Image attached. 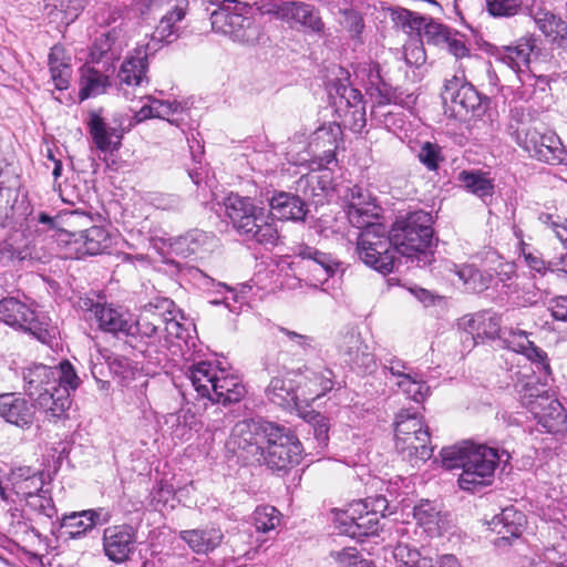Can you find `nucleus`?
I'll return each instance as SVG.
<instances>
[{
  "label": "nucleus",
  "mask_w": 567,
  "mask_h": 567,
  "mask_svg": "<svg viewBox=\"0 0 567 567\" xmlns=\"http://www.w3.org/2000/svg\"><path fill=\"white\" fill-rule=\"evenodd\" d=\"M380 207L368 190L354 186L350 190L347 215L351 225L361 229L357 251L359 258L373 269L389 274L395 264L393 234L380 221Z\"/></svg>",
  "instance_id": "nucleus-1"
},
{
  "label": "nucleus",
  "mask_w": 567,
  "mask_h": 567,
  "mask_svg": "<svg viewBox=\"0 0 567 567\" xmlns=\"http://www.w3.org/2000/svg\"><path fill=\"white\" fill-rule=\"evenodd\" d=\"M23 379L29 396L52 417H60L69 409L70 390L80 383L69 361L55 367L33 364L23 371Z\"/></svg>",
  "instance_id": "nucleus-2"
},
{
  "label": "nucleus",
  "mask_w": 567,
  "mask_h": 567,
  "mask_svg": "<svg viewBox=\"0 0 567 567\" xmlns=\"http://www.w3.org/2000/svg\"><path fill=\"white\" fill-rule=\"evenodd\" d=\"M157 48L148 42L144 48H137L134 54L127 56L117 73L120 90L127 100L140 97L144 104L135 113L136 122L148 118H162L172 124H177L178 118L174 117L183 112L182 104L173 101H161L153 96L140 95L143 83H147L146 72L148 68L147 55L155 52Z\"/></svg>",
  "instance_id": "nucleus-3"
},
{
  "label": "nucleus",
  "mask_w": 567,
  "mask_h": 567,
  "mask_svg": "<svg viewBox=\"0 0 567 567\" xmlns=\"http://www.w3.org/2000/svg\"><path fill=\"white\" fill-rule=\"evenodd\" d=\"M441 456L445 468L462 470L457 480L458 486L472 493L492 484L499 461L496 450L471 442L444 447Z\"/></svg>",
  "instance_id": "nucleus-4"
},
{
  "label": "nucleus",
  "mask_w": 567,
  "mask_h": 567,
  "mask_svg": "<svg viewBox=\"0 0 567 567\" xmlns=\"http://www.w3.org/2000/svg\"><path fill=\"white\" fill-rule=\"evenodd\" d=\"M225 210L235 230L261 245H275L279 234L271 214L255 204L250 197L230 194L224 202Z\"/></svg>",
  "instance_id": "nucleus-5"
},
{
  "label": "nucleus",
  "mask_w": 567,
  "mask_h": 567,
  "mask_svg": "<svg viewBox=\"0 0 567 567\" xmlns=\"http://www.w3.org/2000/svg\"><path fill=\"white\" fill-rule=\"evenodd\" d=\"M60 219L66 228L55 230L53 236L59 245L65 247V257L80 259L87 255L104 254L111 248L112 238L105 228L93 226L85 230H78L90 221L86 214L78 210L63 212Z\"/></svg>",
  "instance_id": "nucleus-6"
},
{
  "label": "nucleus",
  "mask_w": 567,
  "mask_h": 567,
  "mask_svg": "<svg viewBox=\"0 0 567 567\" xmlns=\"http://www.w3.org/2000/svg\"><path fill=\"white\" fill-rule=\"evenodd\" d=\"M394 249L403 257L416 260L417 265L430 262L429 247L433 229L432 215L424 210L410 213L395 221L392 228Z\"/></svg>",
  "instance_id": "nucleus-7"
},
{
  "label": "nucleus",
  "mask_w": 567,
  "mask_h": 567,
  "mask_svg": "<svg viewBox=\"0 0 567 567\" xmlns=\"http://www.w3.org/2000/svg\"><path fill=\"white\" fill-rule=\"evenodd\" d=\"M218 8L210 14L212 28L215 32L235 41L252 43L258 38V28L248 16L249 0H216Z\"/></svg>",
  "instance_id": "nucleus-8"
},
{
  "label": "nucleus",
  "mask_w": 567,
  "mask_h": 567,
  "mask_svg": "<svg viewBox=\"0 0 567 567\" xmlns=\"http://www.w3.org/2000/svg\"><path fill=\"white\" fill-rule=\"evenodd\" d=\"M395 449L410 461L431 458L430 433L423 419L415 413L401 411L395 420Z\"/></svg>",
  "instance_id": "nucleus-9"
},
{
  "label": "nucleus",
  "mask_w": 567,
  "mask_h": 567,
  "mask_svg": "<svg viewBox=\"0 0 567 567\" xmlns=\"http://www.w3.org/2000/svg\"><path fill=\"white\" fill-rule=\"evenodd\" d=\"M302 452L300 441L289 429L275 423L268 426V437L261 456L268 467L284 471L298 465Z\"/></svg>",
  "instance_id": "nucleus-10"
},
{
  "label": "nucleus",
  "mask_w": 567,
  "mask_h": 567,
  "mask_svg": "<svg viewBox=\"0 0 567 567\" xmlns=\"http://www.w3.org/2000/svg\"><path fill=\"white\" fill-rule=\"evenodd\" d=\"M522 404L528 409L538 424L548 433L559 432L566 422L563 405L547 394L543 386L526 383L519 390Z\"/></svg>",
  "instance_id": "nucleus-11"
},
{
  "label": "nucleus",
  "mask_w": 567,
  "mask_h": 567,
  "mask_svg": "<svg viewBox=\"0 0 567 567\" xmlns=\"http://www.w3.org/2000/svg\"><path fill=\"white\" fill-rule=\"evenodd\" d=\"M271 422L243 420L235 424L227 447L246 462H260Z\"/></svg>",
  "instance_id": "nucleus-12"
},
{
  "label": "nucleus",
  "mask_w": 567,
  "mask_h": 567,
  "mask_svg": "<svg viewBox=\"0 0 567 567\" xmlns=\"http://www.w3.org/2000/svg\"><path fill=\"white\" fill-rule=\"evenodd\" d=\"M516 141L532 157L555 165L567 161L559 137L553 133H540L534 127H525L516 133Z\"/></svg>",
  "instance_id": "nucleus-13"
},
{
  "label": "nucleus",
  "mask_w": 567,
  "mask_h": 567,
  "mask_svg": "<svg viewBox=\"0 0 567 567\" xmlns=\"http://www.w3.org/2000/svg\"><path fill=\"white\" fill-rule=\"evenodd\" d=\"M337 528L352 538L377 534L380 516L369 512L367 501L352 503L346 511L336 515Z\"/></svg>",
  "instance_id": "nucleus-14"
},
{
  "label": "nucleus",
  "mask_w": 567,
  "mask_h": 567,
  "mask_svg": "<svg viewBox=\"0 0 567 567\" xmlns=\"http://www.w3.org/2000/svg\"><path fill=\"white\" fill-rule=\"evenodd\" d=\"M187 6V0H151L150 9L152 11L165 10L152 34L151 45L156 47L162 42L171 43L177 39L181 29L179 23L185 18Z\"/></svg>",
  "instance_id": "nucleus-15"
},
{
  "label": "nucleus",
  "mask_w": 567,
  "mask_h": 567,
  "mask_svg": "<svg viewBox=\"0 0 567 567\" xmlns=\"http://www.w3.org/2000/svg\"><path fill=\"white\" fill-rule=\"evenodd\" d=\"M136 543L137 532L128 524L112 525L103 530V553L114 564L128 561L136 550Z\"/></svg>",
  "instance_id": "nucleus-16"
},
{
  "label": "nucleus",
  "mask_w": 567,
  "mask_h": 567,
  "mask_svg": "<svg viewBox=\"0 0 567 567\" xmlns=\"http://www.w3.org/2000/svg\"><path fill=\"white\" fill-rule=\"evenodd\" d=\"M464 78L453 75L446 79L442 91V99L445 104L451 103L455 116L464 117L468 113L476 112L482 104V99L476 89L466 82Z\"/></svg>",
  "instance_id": "nucleus-17"
},
{
  "label": "nucleus",
  "mask_w": 567,
  "mask_h": 567,
  "mask_svg": "<svg viewBox=\"0 0 567 567\" xmlns=\"http://www.w3.org/2000/svg\"><path fill=\"white\" fill-rule=\"evenodd\" d=\"M10 481L17 496L27 501L34 498L37 501L34 505H39L48 517H52L54 508L51 501L40 495L44 485L42 473L31 467H19L11 472Z\"/></svg>",
  "instance_id": "nucleus-18"
},
{
  "label": "nucleus",
  "mask_w": 567,
  "mask_h": 567,
  "mask_svg": "<svg viewBox=\"0 0 567 567\" xmlns=\"http://www.w3.org/2000/svg\"><path fill=\"white\" fill-rule=\"evenodd\" d=\"M276 19H279L291 28L303 27L315 32L323 29V22L319 12L313 6L302 1H286L270 11Z\"/></svg>",
  "instance_id": "nucleus-19"
},
{
  "label": "nucleus",
  "mask_w": 567,
  "mask_h": 567,
  "mask_svg": "<svg viewBox=\"0 0 567 567\" xmlns=\"http://www.w3.org/2000/svg\"><path fill=\"white\" fill-rule=\"evenodd\" d=\"M297 255L302 260L308 261L309 280L315 287L324 284L330 277H333L340 267V262L330 254L308 245L300 246Z\"/></svg>",
  "instance_id": "nucleus-20"
},
{
  "label": "nucleus",
  "mask_w": 567,
  "mask_h": 567,
  "mask_svg": "<svg viewBox=\"0 0 567 567\" xmlns=\"http://www.w3.org/2000/svg\"><path fill=\"white\" fill-rule=\"evenodd\" d=\"M529 334L520 329H511L508 336L504 338V342L508 349L523 354L536 364L539 371L549 373L550 368L546 352L529 340Z\"/></svg>",
  "instance_id": "nucleus-21"
},
{
  "label": "nucleus",
  "mask_w": 567,
  "mask_h": 567,
  "mask_svg": "<svg viewBox=\"0 0 567 567\" xmlns=\"http://www.w3.org/2000/svg\"><path fill=\"white\" fill-rule=\"evenodd\" d=\"M346 361L360 372L368 373L375 369L374 355L358 333L350 332L343 337L340 346Z\"/></svg>",
  "instance_id": "nucleus-22"
},
{
  "label": "nucleus",
  "mask_w": 567,
  "mask_h": 567,
  "mask_svg": "<svg viewBox=\"0 0 567 567\" xmlns=\"http://www.w3.org/2000/svg\"><path fill=\"white\" fill-rule=\"evenodd\" d=\"M165 321V315L156 305L148 303L143 307L135 320L131 318L130 333L127 336L152 339L153 341L162 337V326Z\"/></svg>",
  "instance_id": "nucleus-23"
},
{
  "label": "nucleus",
  "mask_w": 567,
  "mask_h": 567,
  "mask_svg": "<svg viewBox=\"0 0 567 567\" xmlns=\"http://www.w3.org/2000/svg\"><path fill=\"white\" fill-rule=\"evenodd\" d=\"M90 311L101 330L113 334L127 336L130 333L131 315L127 311L112 305L101 303L92 305Z\"/></svg>",
  "instance_id": "nucleus-24"
},
{
  "label": "nucleus",
  "mask_w": 567,
  "mask_h": 567,
  "mask_svg": "<svg viewBox=\"0 0 567 567\" xmlns=\"http://www.w3.org/2000/svg\"><path fill=\"white\" fill-rule=\"evenodd\" d=\"M534 50L535 39L532 37L522 38L516 44L504 47L499 52V60L516 74L534 72L530 68V56Z\"/></svg>",
  "instance_id": "nucleus-25"
},
{
  "label": "nucleus",
  "mask_w": 567,
  "mask_h": 567,
  "mask_svg": "<svg viewBox=\"0 0 567 567\" xmlns=\"http://www.w3.org/2000/svg\"><path fill=\"white\" fill-rule=\"evenodd\" d=\"M303 382L298 386L302 402L315 401L331 391L334 386L332 370L322 368L319 370H306Z\"/></svg>",
  "instance_id": "nucleus-26"
},
{
  "label": "nucleus",
  "mask_w": 567,
  "mask_h": 567,
  "mask_svg": "<svg viewBox=\"0 0 567 567\" xmlns=\"http://www.w3.org/2000/svg\"><path fill=\"white\" fill-rule=\"evenodd\" d=\"M0 417L20 427L28 426L33 420L32 405L19 394L1 393Z\"/></svg>",
  "instance_id": "nucleus-27"
},
{
  "label": "nucleus",
  "mask_w": 567,
  "mask_h": 567,
  "mask_svg": "<svg viewBox=\"0 0 567 567\" xmlns=\"http://www.w3.org/2000/svg\"><path fill=\"white\" fill-rule=\"evenodd\" d=\"M179 537L194 553L208 555L223 543L224 534L219 527L206 526L204 528L182 530Z\"/></svg>",
  "instance_id": "nucleus-28"
},
{
  "label": "nucleus",
  "mask_w": 567,
  "mask_h": 567,
  "mask_svg": "<svg viewBox=\"0 0 567 567\" xmlns=\"http://www.w3.org/2000/svg\"><path fill=\"white\" fill-rule=\"evenodd\" d=\"M89 132L97 150L113 152L121 145L123 133L117 127L107 125L96 113L90 114Z\"/></svg>",
  "instance_id": "nucleus-29"
},
{
  "label": "nucleus",
  "mask_w": 567,
  "mask_h": 567,
  "mask_svg": "<svg viewBox=\"0 0 567 567\" xmlns=\"http://www.w3.org/2000/svg\"><path fill=\"white\" fill-rule=\"evenodd\" d=\"M271 217L285 220H302L307 214L306 204L297 195L280 192L269 199Z\"/></svg>",
  "instance_id": "nucleus-30"
},
{
  "label": "nucleus",
  "mask_w": 567,
  "mask_h": 567,
  "mask_svg": "<svg viewBox=\"0 0 567 567\" xmlns=\"http://www.w3.org/2000/svg\"><path fill=\"white\" fill-rule=\"evenodd\" d=\"M530 14L539 30L553 42L560 47L567 45V22L555 16L553 12L544 9L530 8Z\"/></svg>",
  "instance_id": "nucleus-31"
},
{
  "label": "nucleus",
  "mask_w": 567,
  "mask_h": 567,
  "mask_svg": "<svg viewBox=\"0 0 567 567\" xmlns=\"http://www.w3.org/2000/svg\"><path fill=\"white\" fill-rule=\"evenodd\" d=\"M218 374L219 369L207 361L193 364L187 372L188 379L198 395L208 400L212 399L213 393H216Z\"/></svg>",
  "instance_id": "nucleus-32"
},
{
  "label": "nucleus",
  "mask_w": 567,
  "mask_h": 567,
  "mask_svg": "<svg viewBox=\"0 0 567 567\" xmlns=\"http://www.w3.org/2000/svg\"><path fill=\"white\" fill-rule=\"evenodd\" d=\"M266 395L272 403L285 409L299 411L301 408L300 392L297 393L291 381L282 377H274L270 380Z\"/></svg>",
  "instance_id": "nucleus-33"
},
{
  "label": "nucleus",
  "mask_w": 567,
  "mask_h": 567,
  "mask_svg": "<svg viewBox=\"0 0 567 567\" xmlns=\"http://www.w3.org/2000/svg\"><path fill=\"white\" fill-rule=\"evenodd\" d=\"M215 244V238L203 230H192L177 237L172 243L173 251L183 258L208 251Z\"/></svg>",
  "instance_id": "nucleus-34"
},
{
  "label": "nucleus",
  "mask_w": 567,
  "mask_h": 567,
  "mask_svg": "<svg viewBox=\"0 0 567 567\" xmlns=\"http://www.w3.org/2000/svg\"><path fill=\"white\" fill-rule=\"evenodd\" d=\"M461 324L475 340L483 338L494 339L501 331V318L497 315L487 312L464 317Z\"/></svg>",
  "instance_id": "nucleus-35"
},
{
  "label": "nucleus",
  "mask_w": 567,
  "mask_h": 567,
  "mask_svg": "<svg viewBox=\"0 0 567 567\" xmlns=\"http://www.w3.org/2000/svg\"><path fill=\"white\" fill-rule=\"evenodd\" d=\"M414 518L430 536L441 535L447 523L441 509L429 501H422L414 507Z\"/></svg>",
  "instance_id": "nucleus-36"
},
{
  "label": "nucleus",
  "mask_w": 567,
  "mask_h": 567,
  "mask_svg": "<svg viewBox=\"0 0 567 567\" xmlns=\"http://www.w3.org/2000/svg\"><path fill=\"white\" fill-rule=\"evenodd\" d=\"M246 393L241 381L235 377L227 374L219 369L216 380V393H213L210 401L216 403H236L239 402Z\"/></svg>",
  "instance_id": "nucleus-37"
},
{
  "label": "nucleus",
  "mask_w": 567,
  "mask_h": 567,
  "mask_svg": "<svg viewBox=\"0 0 567 567\" xmlns=\"http://www.w3.org/2000/svg\"><path fill=\"white\" fill-rule=\"evenodd\" d=\"M49 70L55 89L60 91L66 90L70 84L72 69L70 58L66 56L65 50L62 47L55 45L51 49Z\"/></svg>",
  "instance_id": "nucleus-38"
},
{
  "label": "nucleus",
  "mask_w": 567,
  "mask_h": 567,
  "mask_svg": "<svg viewBox=\"0 0 567 567\" xmlns=\"http://www.w3.org/2000/svg\"><path fill=\"white\" fill-rule=\"evenodd\" d=\"M110 86L109 76L91 66L81 69L79 97L81 101L104 93Z\"/></svg>",
  "instance_id": "nucleus-39"
},
{
  "label": "nucleus",
  "mask_w": 567,
  "mask_h": 567,
  "mask_svg": "<svg viewBox=\"0 0 567 567\" xmlns=\"http://www.w3.org/2000/svg\"><path fill=\"white\" fill-rule=\"evenodd\" d=\"M524 518L523 513L507 507L492 519V529L502 534V538L517 537L522 532Z\"/></svg>",
  "instance_id": "nucleus-40"
},
{
  "label": "nucleus",
  "mask_w": 567,
  "mask_h": 567,
  "mask_svg": "<svg viewBox=\"0 0 567 567\" xmlns=\"http://www.w3.org/2000/svg\"><path fill=\"white\" fill-rule=\"evenodd\" d=\"M29 317H32V310L16 298H4L0 301V320L6 324L20 329Z\"/></svg>",
  "instance_id": "nucleus-41"
},
{
  "label": "nucleus",
  "mask_w": 567,
  "mask_h": 567,
  "mask_svg": "<svg viewBox=\"0 0 567 567\" xmlns=\"http://www.w3.org/2000/svg\"><path fill=\"white\" fill-rule=\"evenodd\" d=\"M460 181L463 182L464 187L478 197L492 196L494 192V184L486 174L481 172H462Z\"/></svg>",
  "instance_id": "nucleus-42"
},
{
  "label": "nucleus",
  "mask_w": 567,
  "mask_h": 567,
  "mask_svg": "<svg viewBox=\"0 0 567 567\" xmlns=\"http://www.w3.org/2000/svg\"><path fill=\"white\" fill-rule=\"evenodd\" d=\"M394 384L411 400L423 402L430 394V386L416 372L404 379L396 380Z\"/></svg>",
  "instance_id": "nucleus-43"
},
{
  "label": "nucleus",
  "mask_w": 567,
  "mask_h": 567,
  "mask_svg": "<svg viewBox=\"0 0 567 567\" xmlns=\"http://www.w3.org/2000/svg\"><path fill=\"white\" fill-rule=\"evenodd\" d=\"M281 522L280 512L270 505L256 507L251 515V523L259 533H267L279 526Z\"/></svg>",
  "instance_id": "nucleus-44"
},
{
  "label": "nucleus",
  "mask_w": 567,
  "mask_h": 567,
  "mask_svg": "<svg viewBox=\"0 0 567 567\" xmlns=\"http://www.w3.org/2000/svg\"><path fill=\"white\" fill-rule=\"evenodd\" d=\"M165 424L173 429V434L183 439L196 426L197 419L190 409H186L168 414L165 419Z\"/></svg>",
  "instance_id": "nucleus-45"
},
{
  "label": "nucleus",
  "mask_w": 567,
  "mask_h": 567,
  "mask_svg": "<svg viewBox=\"0 0 567 567\" xmlns=\"http://www.w3.org/2000/svg\"><path fill=\"white\" fill-rule=\"evenodd\" d=\"M329 558L333 567H372L371 563L363 559L357 548L353 547L332 550Z\"/></svg>",
  "instance_id": "nucleus-46"
},
{
  "label": "nucleus",
  "mask_w": 567,
  "mask_h": 567,
  "mask_svg": "<svg viewBox=\"0 0 567 567\" xmlns=\"http://www.w3.org/2000/svg\"><path fill=\"white\" fill-rule=\"evenodd\" d=\"M467 290L480 292L487 288L488 278L472 265H464L456 270Z\"/></svg>",
  "instance_id": "nucleus-47"
},
{
  "label": "nucleus",
  "mask_w": 567,
  "mask_h": 567,
  "mask_svg": "<svg viewBox=\"0 0 567 567\" xmlns=\"http://www.w3.org/2000/svg\"><path fill=\"white\" fill-rule=\"evenodd\" d=\"M332 90L333 92L331 91L330 94L336 99L334 103L338 104L339 107L343 105L348 107L364 104L361 92L349 84L338 82L333 84Z\"/></svg>",
  "instance_id": "nucleus-48"
},
{
  "label": "nucleus",
  "mask_w": 567,
  "mask_h": 567,
  "mask_svg": "<svg viewBox=\"0 0 567 567\" xmlns=\"http://www.w3.org/2000/svg\"><path fill=\"white\" fill-rule=\"evenodd\" d=\"M20 329L29 331L43 343L48 342L55 333V327L50 323L49 319L45 317L40 319L34 316L33 311L32 317L27 318L25 324H22Z\"/></svg>",
  "instance_id": "nucleus-49"
},
{
  "label": "nucleus",
  "mask_w": 567,
  "mask_h": 567,
  "mask_svg": "<svg viewBox=\"0 0 567 567\" xmlns=\"http://www.w3.org/2000/svg\"><path fill=\"white\" fill-rule=\"evenodd\" d=\"M434 28L437 30L439 40H442L451 54H453L456 59L470 56V50L461 35L451 33L449 30L441 25Z\"/></svg>",
  "instance_id": "nucleus-50"
},
{
  "label": "nucleus",
  "mask_w": 567,
  "mask_h": 567,
  "mask_svg": "<svg viewBox=\"0 0 567 567\" xmlns=\"http://www.w3.org/2000/svg\"><path fill=\"white\" fill-rule=\"evenodd\" d=\"M395 533L401 538L398 540V544L393 548V557L398 561H401L404 566L410 567L412 563L417 559L420 553L411 544L403 539L408 533V528L405 526H399Z\"/></svg>",
  "instance_id": "nucleus-51"
},
{
  "label": "nucleus",
  "mask_w": 567,
  "mask_h": 567,
  "mask_svg": "<svg viewBox=\"0 0 567 567\" xmlns=\"http://www.w3.org/2000/svg\"><path fill=\"white\" fill-rule=\"evenodd\" d=\"M109 368L111 372L118 377L123 384H127L131 380L134 379L135 374L138 372V369L133 364V362L121 355H112L109 358Z\"/></svg>",
  "instance_id": "nucleus-52"
},
{
  "label": "nucleus",
  "mask_w": 567,
  "mask_h": 567,
  "mask_svg": "<svg viewBox=\"0 0 567 567\" xmlns=\"http://www.w3.org/2000/svg\"><path fill=\"white\" fill-rule=\"evenodd\" d=\"M342 122L343 125L352 132H361L367 122L364 104L346 107L342 115Z\"/></svg>",
  "instance_id": "nucleus-53"
},
{
  "label": "nucleus",
  "mask_w": 567,
  "mask_h": 567,
  "mask_svg": "<svg viewBox=\"0 0 567 567\" xmlns=\"http://www.w3.org/2000/svg\"><path fill=\"white\" fill-rule=\"evenodd\" d=\"M488 12L494 17H512L519 12L523 0H486Z\"/></svg>",
  "instance_id": "nucleus-54"
},
{
  "label": "nucleus",
  "mask_w": 567,
  "mask_h": 567,
  "mask_svg": "<svg viewBox=\"0 0 567 567\" xmlns=\"http://www.w3.org/2000/svg\"><path fill=\"white\" fill-rule=\"evenodd\" d=\"M539 221L546 225L555 235V237L567 248V219L559 216L543 213L538 217Z\"/></svg>",
  "instance_id": "nucleus-55"
},
{
  "label": "nucleus",
  "mask_w": 567,
  "mask_h": 567,
  "mask_svg": "<svg viewBox=\"0 0 567 567\" xmlns=\"http://www.w3.org/2000/svg\"><path fill=\"white\" fill-rule=\"evenodd\" d=\"M539 221L546 225L555 235V237L567 248V219L559 216L543 213L538 217Z\"/></svg>",
  "instance_id": "nucleus-56"
},
{
  "label": "nucleus",
  "mask_w": 567,
  "mask_h": 567,
  "mask_svg": "<svg viewBox=\"0 0 567 567\" xmlns=\"http://www.w3.org/2000/svg\"><path fill=\"white\" fill-rule=\"evenodd\" d=\"M417 157L430 171L437 169L440 163L443 161L440 146L430 142L422 145Z\"/></svg>",
  "instance_id": "nucleus-57"
},
{
  "label": "nucleus",
  "mask_w": 567,
  "mask_h": 567,
  "mask_svg": "<svg viewBox=\"0 0 567 567\" xmlns=\"http://www.w3.org/2000/svg\"><path fill=\"white\" fill-rule=\"evenodd\" d=\"M393 19L398 24L410 30H420L423 25L424 19L415 16L412 11L406 9H398L393 12Z\"/></svg>",
  "instance_id": "nucleus-58"
},
{
  "label": "nucleus",
  "mask_w": 567,
  "mask_h": 567,
  "mask_svg": "<svg viewBox=\"0 0 567 567\" xmlns=\"http://www.w3.org/2000/svg\"><path fill=\"white\" fill-rule=\"evenodd\" d=\"M87 0H53L52 6L64 12L68 19L73 20L83 10Z\"/></svg>",
  "instance_id": "nucleus-59"
},
{
  "label": "nucleus",
  "mask_w": 567,
  "mask_h": 567,
  "mask_svg": "<svg viewBox=\"0 0 567 567\" xmlns=\"http://www.w3.org/2000/svg\"><path fill=\"white\" fill-rule=\"evenodd\" d=\"M383 368L384 370H388L396 380L404 379L405 377L413 373V371L406 365L404 361L396 358L385 360Z\"/></svg>",
  "instance_id": "nucleus-60"
},
{
  "label": "nucleus",
  "mask_w": 567,
  "mask_h": 567,
  "mask_svg": "<svg viewBox=\"0 0 567 567\" xmlns=\"http://www.w3.org/2000/svg\"><path fill=\"white\" fill-rule=\"evenodd\" d=\"M153 205L163 210H178L182 208V199L173 194H161L153 198Z\"/></svg>",
  "instance_id": "nucleus-61"
},
{
  "label": "nucleus",
  "mask_w": 567,
  "mask_h": 567,
  "mask_svg": "<svg viewBox=\"0 0 567 567\" xmlns=\"http://www.w3.org/2000/svg\"><path fill=\"white\" fill-rule=\"evenodd\" d=\"M340 14H341L340 23L343 24L344 28H347L350 32L357 34L362 30V28H363L362 19L355 10L350 8L349 10H347Z\"/></svg>",
  "instance_id": "nucleus-62"
},
{
  "label": "nucleus",
  "mask_w": 567,
  "mask_h": 567,
  "mask_svg": "<svg viewBox=\"0 0 567 567\" xmlns=\"http://www.w3.org/2000/svg\"><path fill=\"white\" fill-rule=\"evenodd\" d=\"M82 516L87 520L85 526L91 527V529L96 525H104L111 519L110 513L102 508L83 511Z\"/></svg>",
  "instance_id": "nucleus-63"
},
{
  "label": "nucleus",
  "mask_w": 567,
  "mask_h": 567,
  "mask_svg": "<svg viewBox=\"0 0 567 567\" xmlns=\"http://www.w3.org/2000/svg\"><path fill=\"white\" fill-rule=\"evenodd\" d=\"M550 312L556 320H567V296H559L550 301Z\"/></svg>",
  "instance_id": "nucleus-64"
}]
</instances>
